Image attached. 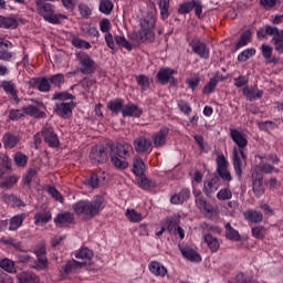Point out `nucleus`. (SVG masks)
Returning <instances> with one entry per match:
<instances>
[{"label":"nucleus","instance_id":"nucleus-1","mask_svg":"<svg viewBox=\"0 0 283 283\" xmlns=\"http://www.w3.org/2000/svg\"><path fill=\"white\" fill-rule=\"evenodd\" d=\"M230 136L235 143L237 147L233 148V166L234 171L239 178L242 177V166L247 165V155L244 154V148L249 145L247 136L240 130L232 128L230 129Z\"/></svg>","mask_w":283,"mask_h":283},{"label":"nucleus","instance_id":"nucleus-2","mask_svg":"<svg viewBox=\"0 0 283 283\" xmlns=\"http://www.w3.org/2000/svg\"><path fill=\"white\" fill-rule=\"evenodd\" d=\"M103 197H96L94 200H80L73 203L72 209L76 216H82L84 220H92L103 211Z\"/></svg>","mask_w":283,"mask_h":283},{"label":"nucleus","instance_id":"nucleus-3","mask_svg":"<svg viewBox=\"0 0 283 283\" xmlns=\"http://www.w3.org/2000/svg\"><path fill=\"white\" fill-rule=\"evenodd\" d=\"M134 155V147L127 142H118L114 145V151L111 155V163L116 169L122 171L129 167V159Z\"/></svg>","mask_w":283,"mask_h":283},{"label":"nucleus","instance_id":"nucleus-4","mask_svg":"<svg viewBox=\"0 0 283 283\" xmlns=\"http://www.w3.org/2000/svg\"><path fill=\"white\" fill-rule=\"evenodd\" d=\"M154 28H156V15H154L153 13H148L140 20V30L135 33L134 40L138 43L154 41V39H156Z\"/></svg>","mask_w":283,"mask_h":283},{"label":"nucleus","instance_id":"nucleus-5","mask_svg":"<svg viewBox=\"0 0 283 283\" xmlns=\"http://www.w3.org/2000/svg\"><path fill=\"white\" fill-rule=\"evenodd\" d=\"M114 151V142H107L105 145L93 146L88 158L92 165H103L112 158Z\"/></svg>","mask_w":283,"mask_h":283},{"label":"nucleus","instance_id":"nucleus-6","mask_svg":"<svg viewBox=\"0 0 283 283\" xmlns=\"http://www.w3.org/2000/svg\"><path fill=\"white\" fill-rule=\"evenodd\" d=\"M35 6L39 14L44 19V21H48V23L59 25V23H61V19H66L64 14L54 13V4L50 2H38Z\"/></svg>","mask_w":283,"mask_h":283},{"label":"nucleus","instance_id":"nucleus-7","mask_svg":"<svg viewBox=\"0 0 283 283\" xmlns=\"http://www.w3.org/2000/svg\"><path fill=\"white\" fill-rule=\"evenodd\" d=\"M76 59L80 64L78 72L85 76H92L96 72V62L86 52L76 53Z\"/></svg>","mask_w":283,"mask_h":283},{"label":"nucleus","instance_id":"nucleus-8","mask_svg":"<svg viewBox=\"0 0 283 283\" xmlns=\"http://www.w3.org/2000/svg\"><path fill=\"white\" fill-rule=\"evenodd\" d=\"M252 178V191L255 198H262L266 191V184H264V175L254 170L251 175Z\"/></svg>","mask_w":283,"mask_h":283},{"label":"nucleus","instance_id":"nucleus-9","mask_svg":"<svg viewBox=\"0 0 283 283\" xmlns=\"http://www.w3.org/2000/svg\"><path fill=\"white\" fill-rule=\"evenodd\" d=\"M163 227L156 232L157 238H160L165 231L170 235H178V217H167L161 222Z\"/></svg>","mask_w":283,"mask_h":283},{"label":"nucleus","instance_id":"nucleus-10","mask_svg":"<svg viewBox=\"0 0 283 283\" xmlns=\"http://www.w3.org/2000/svg\"><path fill=\"white\" fill-rule=\"evenodd\" d=\"M179 251L185 260H188V262H202V255L199 254L198 250L189 243L179 245Z\"/></svg>","mask_w":283,"mask_h":283},{"label":"nucleus","instance_id":"nucleus-11","mask_svg":"<svg viewBox=\"0 0 283 283\" xmlns=\"http://www.w3.org/2000/svg\"><path fill=\"white\" fill-rule=\"evenodd\" d=\"M41 135L44 143L52 149L60 147L61 142L59 140V135L54 133V128L52 126H44L41 130Z\"/></svg>","mask_w":283,"mask_h":283},{"label":"nucleus","instance_id":"nucleus-12","mask_svg":"<svg viewBox=\"0 0 283 283\" xmlns=\"http://www.w3.org/2000/svg\"><path fill=\"white\" fill-rule=\"evenodd\" d=\"M33 103L35 105H28L22 108V112L27 114V116H32L33 118H48V114L41 111V108L45 107L43 102L39 99H34Z\"/></svg>","mask_w":283,"mask_h":283},{"label":"nucleus","instance_id":"nucleus-13","mask_svg":"<svg viewBox=\"0 0 283 283\" xmlns=\"http://www.w3.org/2000/svg\"><path fill=\"white\" fill-rule=\"evenodd\" d=\"M189 45L192 48V52H195L197 56L200 59H209V48H207V44L200 41V39H192Z\"/></svg>","mask_w":283,"mask_h":283},{"label":"nucleus","instance_id":"nucleus-14","mask_svg":"<svg viewBox=\"0 0 283 283\" xmlns=\"http://www.w3.org/2000/svg\"><path fill=\"white\" fill-rule=\"evenodd\" d=\"M175 74V70L170 67H163L157 73V81L161 85H167V83H172V85H176V78L174 77Z\"/></svg>","mask_w":283,"mask_h":283},{"label":"nucleus","instance_id":"nucleus-15","mask_svg":"<svg viewBox=\"0 0 283 283\" xmlns=\"http://www.w3.org/2000/svg\"><path fill=\"white\" fill-rule=\"evenodd\" d=\"M122 116L123 118H140V116H143V108L134 103L125 104Z\"/></svg>","mask_w":283,"mask_h":283},{"label":"nucleus","instance_id":"nucleus-16","mask_svg":"<svg viewBox=\"0 0 283 283\" xmlns=\"http://www.w3.org/2000/svg\"><path fill=\"white\" fill-rule=\"evenodd\" d=\"M76 107L74 102L70 103H59L55 105V114L60 116V118H70L72 116V111Z\"/></svg>","mask_w":283,"mask_h":283},{"label":"nucleus","instance_id":"nucleus-17","mask_svg":"<svg viewBox=\"0 0 283 283\" xmlns=\"http://www.w3.org/2000/svg\"><path fill=\"white\" fill-rule=\"evenodd\" d=\"M196 205L199 209L205 211L207 216H213V213H216V207L207 201L205 196H202V192L196 195Z\"/></svg>","mask_w":283,"mask_h":283},{"label":"nucleus","instance_id":"nucleus-18","mask_svg":"<svg viewBox=\"0 0 283 283\" xmlns=\"http://www.w3.org/2000/svg\"><path fill=\"white\" fill-rule=\"evenodd\" d=\"M196 205L199 209L205 211L207 216H213V213H216V207L207 201L205 196H202V192L196 195Z\"/></svg>","mask_w":283,"mask_h":283},{"label":"nucleus","instance_id":"nucleus-19","mask_svg":"<svg viewBox=\"0 0 283 283\" xmlns=\"http://www.w3.org/2000/svg\"><path fill=\"white\" fill-rule=\"evenodd\" d=\"M196 205L199 209L205 211L207 216H213V213H216V207L207 201L205 196H202V192L196 195Z\"/></svg>","mask_w":283,"mask_h":283},{"label":"nucleus","instance_id":"nucleus-20","mask_svg":"<svg viewBox=\"0 0 283 283\" xmlns=\"http://www.w3.org/2000/svg\"><path fill=\"white\" fill-rule=\"evenodd\" d=\"M133 145L137 154H147V151H151V140L147 139L145 136L135 138Z\"/></svg>","mask_w":283,"mask_h":283},{"label":"nucleus","instance_id":"nucleus-21","mask_svg":"<svg viewBox=\"0 0 283 283\" xmlns=\"http://www.w3.org/2000/svg\"><path fill=\"white\" fill-rule=\"evenodd\" d=\"M19 143H21V136L14 133L7 132L2 136V145L4 149H14Z\"/></svg>","mask_w":283,"mask_h":283},{"label":"nucleus","instance_id":"nucleus-22","mask_svg":"<svg viewBox=\"0 0 283 283\" xmlns=\"http://www.w3.org/2000/svg\"><path fill=\"white\" fill-rule=\"evenodd\" d=\"M220 187V177L218 175H211L210 178L205 181L203 185V193L207 196H211L214 191H218Z\"/></svg>","mask_w":283,"mask_h":283},{"label":"nucleus","instance_id":"nucleus-23","mask_svg":"<svg viewBox=\"0 0 283 283\" xmlns=\"http://www.w3.org/2000/svg\"><path fill=\"white\" fill-rule=\"evenodd\" d=\"M168 135H169V128L166 126H163L157 134H154L151 136L154 147H165Z\"/></svg>","mask_w":283,"mask_h":283},{"label":"nucleus","instance_id":"nucleus-24","mask_svg":"<svg viewBox=\"0 0 283 283\" xmlns=\"http://www.w3.org/2000/svg\"><path fill=\"white\" fill-rule=\"evenodd\" d=\"M32 87H36L40 92L43 94H48V92H51L52 84L50 83V78L42 76L33 78L31 82Z\"/></svg>","mask_w":283,"mask_h":283},{"label":"nucleus","instance_id":"nucleus-25","mask_svg":"<svg viewBox=\"0 0 283 283\" xmlns=\"http://www.w3.org/2000/svg\"><path fill=\"white\" fill-rule=\"evenodd\" d=\"M9 48H12V42L0 39V61H12L14 59L12 52L8 51Z\"/></svg>","mask_w":283,"mask_h":283},{"label":"nucleus","instance_id":"nucleus-26","mask_svg":"<svg viewBox=\"0 0 283 283\" xmlns=\"http://www.w3.org/2000/svg\"><path fill=\"white\" fill-rule=\"evenodd\" d=\"M83 266H87L86 262H81L76 260H70L66 262V264L63 266L64 275H72L73 273H76L78 269H83Z\"/></svg>","mask_w":283,"mask_h":283},{"label":"nucleus","instance_id":"nucleus-27","mask_svg":"<svg viewBox=\"0 0 283 283\" xmlns=\"http://www.w3.org/2000/svg\"><path fill=\"white\" fill-rule=\"evenodd\" d=\"M53 222L56 227H69L74 222V214L71 212H61L54 218Z\"/></svg>","mask_w":283,"mask_h":283},{"label":"nucleus","instance_id":"nucleus-28","mask_svg":"<svg viewBox=\"0 0 283 283\" xmlns=\"http://www.w3.org/2000/svg\"><path fill=\"white\" fill-rule=\"evenodd\" d=\"M33 220L36 227L48 224V222L52 220V212L48 209H43L34 214Z\"/></svg>","mask_w":283,"mask_h":283},{"label":"nucleus","instance_id":"nucleus-29","mask_svg":"<svg viewBox=\"0 0 283 283\" xmlns=\"http://www.w3.org/2000/svg\"><path fill=\"white\" fill-rule=\"evenodd\" d=\"M34 254L36 255V269H40L41 271L48 269V255L45 251V247H40L34 251Z\"/></svg>","mask_w":283,"mask_h":283},{"label":"nucleus","instance_id":"nucleus-30","mask_svg":"<svg viewBox=\"0 0 283 283\" xmlns=\"http://www.w3.org/2000/svg\"><path fill=\"white\" fill-rule=\"evenodd\" d=\"M148 270L155 277H165L167 275V268L158 261H151L148 264Z\"/></svg>","mask_w":283,"mask_h":283},{"label":"nucleus","instance_id":"nucleus-31","mask_svg":"<svg viewBox=\"0 0 283 283\" xmlns=\"http://www.w3.org/2000/svg\"><path fill=\"white\" fill-rule=\"evenodd\" d=\"M107 109H109V112H112V114H115V116H117V114H123V109L125 107V99L123 98H115L112 99L107 103L106 105Z\"/></svg>","mask_w":283,"mask_h":283},{"label":"nucleus","instance_id":"nucleus-32","mask_svg":"<svg viewBox=\"0 0 283 283\" xmlns=\"http://www.w3.org/2000/svg\"><path fill=\"white\" fill-rule=\"evenodd\" d=\"M261 52L266 63H273L274 65H277V63H280V60L277 57H273V46L269 44H262Z\"/></svg>","mask_w":283,"mask_h":283},{"label":"nucleus","instance_id":"nucleus-33","mask_svg":"<svg viewBox=\"0 0 283 283\" xmlns=\"http://www.w3.org/2000/svg\"><path fill=\"white\" fill-rule=\"evenodd\" d=\"M0 28L3 30H17L19 22L14 18L0 15Z\"/></svg>","mask_w":283,"mask_h":283},{"label":"nucleus","instance_id":"nucleus-34","mask_svg":"<svg viewBox=\"0 0 283 283\" xmlns=\"http://www.w3.org/2000/svg\"><path fill=\"white\" fill-rule=\"evenodd\" d=\"M243 95L248 101H255L256 98H262V96H264V91H260L256 87H245L243 88Z\"/></svg>","mask_w":283,"mask_h":283},{"label":"nucleus","instance_id":"nucleus-35","mask_svg":"<svg viewBox=\"0 0 283 283\" xmlns=\"http://www.w3.org/2000/svg\"><path fill=\"white\" fill-rule=\"evenodd\" d=\"M24 220V213L13 216L9 221V231H17L18 229H21Z\"/></svg>","mask_w":283,"mask_h":283},{"label":"nucleus","instance_id":"nucleus-36","mask_svg":"<svg viewBox=\"0 0 283 283\" xmlns=\"http://www.w3.org/2000/svg\"><path fill=\"white\" fill-rule=\"evenodd\" d=\"M137 185L140 189H144V191H147L149 189H155V187H157L156 181L147 178L145 175L138 176Z\"/></svg>","mask_w":283,"mask_h":283},{"label":"nucleus","instance_id":"nucleus-37","mask_svg":"<svg viewBox=\"0 0 283 283\" xmlns=\"http://www.w3.org/2000/svg\"><path fill=\"white\" fill-rule=\"evenodd\" d=\"M17 277L19 283H39V276L32 272H20Z\"/></svg>","mask_w":283,"mask_h":283},{"label":"nucleus","instance_id":"nucleus-38","mask_svg":"<svg viewBox=\"0 0 283 283\" xmlns=\"http://www.w3.org/2000/svg\"><path fill=\"white\" fill-rule=\"evenodd\" d=\"M3 200L7 205L13 208L18 207L21 209V207H25V202L14 195H4Z\"/></svg>","mask_w":283,"mask_h":283},{"label":"nucleus","instance_id":"nucleus-39","mask_svg":"<svg viewBox=\"0 0 283 283\" xmlns=\"http://www.w3.org/2000/svg\"><path fill=\"white\" fill-rule=\"evenodd\" d=\"M203 240L208 244L212 253H216L218 249H220V241H218V239L213 237V234L211 233L205 234Z\"/></svg>","mask_w":283,"mask_h":283},{"label":"nucleus","instance_id":"nucleus-40","mask_svg":"<svg viewBox=\"0 0 283 283\" xmlns=\"http://www.w3.org/2000/svg\"><path fill=\"white\" fill-rule=\"evenodd\" d=\"M71 43L77 50H92V44L81 38L78 35H73L71 39Z\"/></svg>","mask_w":283,"mask_h":283},{"label":"nucleus","instance_id":"nucleus-41","mask_svg":"<svg viewBox=\"0 0 283 283\" xmlns=\"http://www.w3.org/2000/svg\"><path fill=\"white\" fill-rule=\"evenodd\" d=\"M226 238L228 240H232L233 242H240L242 240L240 232L233 229V227H231V223L226 224Z\"/></svg>","mask_w":283,"mask_h":283},{"label":"nucleus","instance_id":"nucleus-42","mask_svg":"<svg viewBox=\"0 0 283 283\" xmlns=\"http://www.w3.org/2000/svg\"><path fill=\"white\" fill-rule=\"evenodd\" d=\"M75 258L77 260H86V262H91L92 258H94V252L88 248H81L75 252Z\"/></svg>","mask_w":283,"mask_h":283},{"label":"nucleus","instance_id":"nucleus-43","mask_svg":"<svg viewBox=\"0 0 283 283\" xmlns=\"http://www.w3.org/2000/svg\"><path fill=\"white\" fill-rule=\"evenodd\" d=\"M49 82L51 83V85H53V87H57L59 90H61V87H63V84L65 83V75H63V73L53 74L49 77Z\"/></svg>","mask_w":283,"mask_h":283},{"label":"nucleus","instance_id":"nucleus-44","mask_svg":"<svg viewBox=\"0 0 283 283\" xmlns=\"http://www.w3.org/2000/svg\"><path fill=\"white\" fill-rule=\"evenodd\" d=\"M0 269L6 271L7 273H17V266L14 265V261L10 259L0 260Z\"/></svg>","mask_w":283,"mask_h":283},{"label":"nucleus","instance_id":"nucleus-45","mask_svg":"<svg viewBox=\"0 0 283 283\" xmlns=\"http://www.w3.org/2000/svg\"><path fill=\"white\" fill-rule=\"evenodd\" d=\"M245 217L248 218V220L250 222H254L255 224H258L259 222H262V220H264V216L262 214V212L256 211V210H248L245 212Z\"/></svg>","mask_w":283,"mask_h":283},{"label":"nucleus","instance_id":"nucleus-46","mask_svg":"<svg viewBox=\"0 0 283 283\" xmlns=\"http://www.w3.org/2000/svg\"><path fill=\"white\" fill-rule=\"evenodd\" d=\"M98 10L102 12V14H112L114 10V3L112 0H99Z\"/></svg>","mask_w":283,"mask_h":283},{"label":"nucleus","instance_id":"nucleus-47","mask_svg":"<svg viewBox=\"0 0 283 283\" xmlns=\"http://www.w3.org/2000/svg\"><path fill=\"white\" fill-rule=\"evenodd\" d=\"M251 39H252L251 30L244 31L241 34L240 40L235 45V50H240V48H244V45H248L249 43H251Z\"/></svg>","mask_w":283,"mask_h":283},{"label":"nucleus","instance_id":"nucleus-48","mask_svg":"<svg viewBox=\"0 0 283 283\" xmlns=\"http://www.w3.org/2000/svg\"><path fill=\"white\" fill-rule=\"evenodd\" d=\"M133 174L137 177L145 176V161H143V159H134Z\"/></svg>","mask_w":283,"mask_h":283},{"label":"nucleus","instance_id":"nucleus-49","mask_svg":"<svg viewBox=\"0 0 283 283\" xmlns=\"http://www.w3.org/2000/svg\"><path fill=\"white\" fill-rule=\"evenodd\" d=\"M28 155L21 153V151H17L13 155V161L17 165V167H25L28 165Z\"/></svg>","mask_w":283,"mask_h":283},{"label":"nucleus","instance_id":"nucleus-50","mask_svg":"<svg viewBox=\"0 0 283 283\" xmlns=\"http://www.w3.org/2000/svg\"><path fill=\"white\" fill-rule=\"evenodd\" d=\"M158 6L161 19H169V0H159Z\"/></svg>","mask_w":283,"mask_h":283},{"label":"nucleus","instance_id":"nucleus-51","mask_svg":"<svg viewBox=\"0 0 283 283\" xmlns=\"http://www.w3.org/2000/svg\"><path fill=\"white\" fill-rule=\"evenodd\" d=\"M82 32H84V34H87L93 39H98V36H101L98 29H96V27H91L90 24H83Z\"/></svg>","mask_w":283,"mask_h":283},{"label":"nucleus","instance_id":"nucleus-52","mask_svg":"<svg viewBox=\"0 0 283 283\" xmlns=\"http://www.w3.org/2000/svg\"><path fill=\"white\" fill-rule=\"evenodd\" d=\"M36 178V169L34 168H30L25 175L22 177V182L23 185H25L27 187H30V185H32V180H34Z\"/></svg>","mask_w":283,"mask_h":283},{"label":"nucleus","instance_id":"nucleus-53","mask_svg":"<svg viewBox=\"0 0 283 283\" xmlns=\"http://www.w3.org/2000/svg\"><path fill=\"white\" fill-rule=\"evenodd\" d=\"M114 39H115L116 45H119V48H125V50H128V52H132L133 46L129 43V41H127L125 35H115Z\"/></svg>","mask_w":283,"mask_h":283},{"label":"nucleus","instance_id":"nucleus-54","mask_svg":"<svg viewBox=\"0 0 283 283\" xmlns=\"http://www.w3.org/2000/svg\"><path fill=\"white\" fill-rule=\"evenodd\" d=\"M76 96L69 92H56L53 94L52 101H74Z\"/></svg>","mask_w":283,"mask_h":283},{"label":"nucleus","instance_id":"nucleus-55","mask_svg":"<svg viewBox=\"0 0 283 283\" xmlns=\"http://www.w3.org/2000/svg\"><path fill=\"white\" fill-rule=\"evenodd\" d=\"M1 87L6 92V94H10L12 98H17V90L14 88V84L12 82L3 81Z\"/></svg>","mask_w":283,"mask_h":283},{"label":"nucleus","instance_id":"nucleus-56","mask_svg":"<svg viewBox=\"0 0 283 283\" xmlns=\"http://www.w3.org/2000/svg\"><path fill=\"white\" fill-rule=\"evenodd\" d=\"M251 56H255V49H247L238 55L240 63H247Z\"/></svg>","mask_w":283,"mask_h":283},{"label":"nucleus","instance_id":"nucleus-57","mask_svg":"<svg viewBox=\"0 0 283 283\" xmlns=\"http://www.w3.org/2000/svg\"><path fill=\"white\" fill-rule=\"evenodd\" d=\"M137 84L139 85L142 92H147L149 90V77L144 74L138 75Z\"/></svg>","mask_w":283,"mask_h":283},{"label":"nucleus","instance_id":"nucleus-58","mask_svg":"<svg viewBox=\"0 0 283 283\" xmlns=\"http://www.w3.org/2000/svg\"><path fill=\"white\" fill-rule=\"evenodd\" d=\"M217 176L221 178V180H224V182H231L233 180V177L231 176L229 168L217 169Z\"/></svg>","mask_w":283,"mask_h":283},{"label":"nucleus","instance_id":"nucleus-59","mask_svg":"<svg viewBox=\"0 0 283 283\" xmlns=\"http://www.w3.org/2000/svg\"><path fill=\"white\" fill-rule=\"evenodd\" d=\"M252 235L253 238H256V240H264V235H266V228L262 226L252 228Z\"/></svg>","mask_w":283,"mask_h":283},{"label":"nucleus","instance_id":"nucleus-60","mask_svg":"<svg viewBox=\"0 0 283 283\" xmlns=\"http://www.w3.org/2000/svg\"><path fill=\"white\" fill-rule=\"evenodd\" d=\"M126 218H128L130 222H140V220H143V213H140L134 209L127 210Z\"/></svg>","mask_w":283,"mask_h":283},{"label":"nucleus","instance_id":"nucleus-61","mask_svg":"<svg viewBox=\"0 0 283 283\" xmlns=\"http://www.w3.org/2000/svg\"><path fill=\"white\" fill-rule=\"evenodd\" d=\"M78 12L82 19H90V17H92V9H90V7L85 3L78 4Z\"/></svg>","mask_w":283,"mask_h":283},{"label":"nucleus","instance_id":"nucleus-62","mask_svg":"<svg viewBox=\"0 0 283 283\" xmlns=\"http://www.w3.org/2000/svg\"><path fill=\"white\" fill-rule=\"evenodd\" d=\"M218 86V78L213 77L209 81L208 84L203 87V94H213V90Z\"/></svg>","mask_w":283,"mask_h":283},{"label":"nucleus","instance_id":"nucleus-63","mask_svg":"<svg viewBox=\"0 0 283 283\" xmlns=\"http://www.w3.org/2000/svg\"><path fill=\"white\" fill-rule=\"evenodd\" d=\"M217 198L218 200H231V198H233V193L231 192V189L224 188L217 193Z\"/></svg>","mask_w":283,"mask_h":283},{"label":"nucleus","instance_id":"nucleus-64","mask_svg":"<svg viewBox=\"0 0 283 283\" xmlns=\"http://www.w3.org/2000/svg\"><path fill=\"white\" fill-rule=\"evenodd\" d=\"M99 30L103 32V34L109 33V30H112V22L109 19L104 18L99 21Z\"/></svg>","mask_w":283,"mask_h":283}]
</instances>
